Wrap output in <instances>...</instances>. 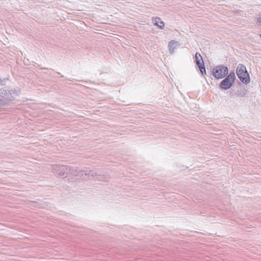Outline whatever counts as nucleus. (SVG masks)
I'll return each instance as SVG.
<instances>
[{
	"instance_id": "obj_1",
	"label": "nucleus",
	"mask_w": 261,
	"mask_h": 261,
	"mask_svg": "<svg viewBox=\"0 0 261 261\" xmlns=\"http://www.w3.org/2000/svg\"><path fill=\"white\" fill-rule=\"evenodd\" d=\"M19 90L0 89V106L5 105L8 101L12 100L19 93Z\"/></svg>"
},
{
	"instance_id": "obj_11",
	"label": "nucleus",
	"mask_w": 261,
	"mask_h": 261,
	"mask_svg": "<svg viewBox=\"0 0 261 261\" xmlns=\"http://www.w3.org/2000/svg\"><path fill=\"white\" fill-rule=\"evenodd\" d=\"M84 173H85V174L86 175H89L90 174L91 175V176H93V174L91 173V171H88V170H84L83 171Z\"/></svg>"
},
{
	"instance_id": "obj_12",
	"label": "nucleus",
	"mask_w": 261,
	"mask_h": 261,
	"mask_svg": "<svg viewBox=\"0 0 261 261\" xmlns=\"http://www.w3.org/2000/svg\"><path fill=\"white\" fill-rule=\"evenodd\" d=\"M0 83H1L2 85H3L4 83L3 82V81L1 80V79L0 78Z\"/></svg>"
},
{
	"instance_id": "obj_5",
	"label": "nucleus",
	"mask_w": 261,
	"mask_h": 261,
	"mask_svg": "<svg viewBox=\"0 0 261 261\" xmlns=\"http://www.w3.org/2000/svg\"><path fill=\"white\" fill-rule=\"evenodd\" d=\"M195 59L196 64L198 66H203L204 62L202 57L199 53H196L195 56Z\"/></svg>"
},
{
	"instance_id": "obj_9",
	"label": "nucleus",
	"mask_w": 261,
	"mask_h": 261,
	"mask_svg": "<svg viewBox=\"0 0 261 261\" xmlns=\"http://www.w3.org/2000/svg\"><path fill=\"white\" fill-rule=\"evenodd\" d=\"M198 67H199V68L200 70V72L201 73L202 75L206 74V70H205V68L204 67V64H203V66H198Z\"/></svg>"
},
{
	"instance_id": "obj_6",
	"label": "nucleus",
	"mask_w": 261,
	"mask_h": 261,
	"mask_svg": "<svg viewBox=\"0 0 261 261\" xmlns=\"http://www.w3.org/2000/svg\"><path fill=\"white\" fill-rule=\"evenodd\" d=\"M177 42L175 41L172 40L169 43V51L170 54H172L174 51V49L177 47Z\"/></svg>"
},
{
	"instance_id": "obj_3",
	"label": "nucleus",
	"mask_w": 261,
	"mask_h": 261,
	"mask_svg": "<svg viewBox=\"0 0 261 261\" xmlns=\"http://www.w3.org/2000/svg\"><path fill=\"white\" fill-rule=\"evenodd\" d=\"M235 79V74L233 72H231L225 79L221 81L219 85L221 89L227 90L233 85Z\"/></svg>"
},
{
	"instance_id": "obj_10",
	"label": "nucleus",
	"mask_w": 261,
	"mask_h": 261,
	"mask_svg": "<svg viewBox=\"0 0 261 261\" xmlns=\"http://www.w3.org/2000/svg\"><path fill=\"white\" fill-rule=\"evenodd\" d=\"M256 22L258 25L261 26V15L257 18Z\"/></svg>"
},
{
	"instance_id": "obj_7",
	"label": "nucleus",
	"mask_w": 261,
	"mask_h": 261,
	"mask_svg": "<svg viewBox=\"0 0 261 261\" xmlns=\"http://www.w3.org/2000/svg\"><path fill=\"white\" fill-rule=\"evenodd\" d=\"M154 25H157L159 28L163 29L164 28V23L159 17L155 18Z\"/></svg>"
},
{
	"instance_id": "obj_4",
	"label": "nucleus",
	"mask_w": 261,
	"mask_h": 261,
	"mask_svg": "<svg viewBox=\"0 0 261 261\" xmlns=\"http://www.w3.org/2000/svg\"><path fill=\"white\" fill-rule=\"evenodd\" d=\"M228 73V68L223 65L217 66L213 68V74L218 79L224 78Z\"/></svg>"
},
{
	"instance_id": "obj_8",
	"label": "nucleus",
	"mask_w": 261,
	"mask_h": 261,
	"mask_svg": "<svg viewBox=\"0 0 261 261\" xmlns=\"http://www.w3.org/2000/svg\"><path fill=\"white\" fill-rule=\"evenodd\" d=\"M59 168L62 172H59L58 174L59 176H63L64 175V172L66 171V170H67V168H65L64 166H60Z\"/></svg>"
},
{
	"instance_id": "obj_2",
	"label": "nucleus",
	"mask_w": 261,
	"mask_h": 261,
	"mask_svg": "<svg viewBox=\"0 0 261 261\" xmlns=\"http://www.w3.org/2000/svg\"><path fill=\"white\" fill-rule=\"evenodd\" d=\"M237 74L242 82L245 84H248L250 82L249 74L244 65L240 64L238 65L237 69Z\"/></svg>"
}]
</instances>
